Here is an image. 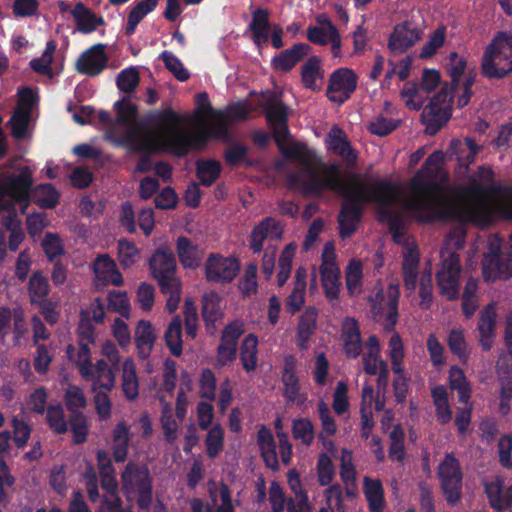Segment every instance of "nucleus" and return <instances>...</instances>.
Wrapping results in <instances>:
<instances>
[{"mask_svg": "<svg viewBox=\"0 0 512 512\" xmlns=\"http://www.w3.org/2000/svg\"><path fill=\"white\" fill-rule=\"evenodd\" d=\"M352 178L354 191L342 195L345 200L337 216L339 237L342 240L350 238L362 221L364 204L375 203L379 205V222L388 226L393 240L398 242L405 234V223L401 213L390 209L399 195L396 184L387 180L366 183L359 174H352Z\"/></svg>", "mask_w": 512, "mask_h": 512, "instance_id": "obj_1", "label": "nucleus"}, {"mask_svg": "<svg viewBox=\"0 0 512 512\" xmlns=\"http://www.w3.org/2000/svg\"><path fill=\"white\" fill-rule=\"evenodd\" d=\"M444 154L437 150L431 153L410 182L413 193L407 204L418 222L432 223L436 220L456 218L458 208L444 195V186L436 178L441 173Z\"/></svg>", "mask_w": 512, "mask_h": 512, "instance_id": "obj_2", "label": "nucleus"}, {"mask_svg": "<svg viewBox=\"0 0 512 512\" xmlns=\"http://www.w3.org/2000/svg\"><path fill=\"white\" fill-rule=\"evenodd\" d=\"M286 159L298 161L304 166L303 172H290L286 176V182L290 189L300 188L305 197L321 196L324 191H335L341 195L354 191L352 174L348 175L349 184L341 178L340 166L337 163L326 164L321 162V169L327 177L321 178L313 168L317 159L316 153L304 142H294L288 148L282 150Z\"/></svg>", "mask_w": 512, "mask_h": 512, "instance_id": "obj_3", "label": "nucleus"}, {"mask_svg": "<svg viewBox=\"0 0 512 512\" xmlns=\"http://www.w3.org/2000/svg\"><path fill=\"white\" fill-rule=\"evenodd\" d=\"M219 121L209 130H200L193 133H176L160 141V148L169 154L182 158L193 149H204L210 138L224 142L231 140L227 120L218 118Z\"/></svg>", "mask_w": 512, "mask_h": 512, "instance_id": "obj_4", "label": "nucleus"}, {"mask_svg": "<svg viewBox=\"0 0 512 512\" xmlns=\"http://www.w3.org/2000/svg\"><path fill=\"white\" fill-rule=\"evenodd\" d=\"M487 79H503L512 73V32L499 31L486 46L480 63Z\"/></svg>", "mask_w": 512, "mask_h": 512, "instance_id": "obj_5", "label": "nucleus"}, {"mask_svg": "<svg viewBox=\"0 0 512 512\" xmlns=\"http://www.w3.org/2000/svg\"><path fill=\"white\" fill-rule=\"evenodd\" d=\"M121 489L127 500L136 498L140 510L147 511L153 502V478L146 464L129 461L121 475Z\"/></svg>", "mask_w": 512, "mask_h": 512, "instance_id": "obj_6", "label": "nucleus"}, {"mask_svg": "<svg viewBox=\"0 0 512 512\" xmlns=\"http://www.w3.org/2000/svg\"><path fill=\"white\" fill-rule=\"evenodd\" d=\"M143 122L146 127L155 129L157 135L144 138L137 146V149L141 151L168 153L160 148V141L176 133H183L177 130L181 124V117L171 107L150 111Z\"/></svg>", "mask_w": 512, "mask_h": 512, "instance_id": "obj_7", "label": "nucleus"}, {"mask_svg": "<svg viewBox=\"0 0 512 512\" xmlns=\"http://www.w3.org/2000/svg\"><path fill=\"white\" fill-rule=\"evenodd\" d=\"M456 89L451 84H444L429 103L423 106L422 122L431 135L436 134L449 120L450 103Z\"/></svg>", "mask_w": 512, "mask_h": 512, "instance_id": "obj_8", "label": "nucleus"}, {"mask_svg": "<svg viewBox=\"0 0 512 512\" xmlns=\"http://www.w3.org/2000/svg\"><path fill=\"white\" fill-rule=\"evenodd\" d=\"M461 273L460 256L456 252L441 251V262L436 272V282L439 293L448 301H454L459 297Z\"/></svg>", "mask_w": 512, "mask_h": 512, "instance_id": "obj_9", "label": "nucleus"}, {"mask_svg": "<svg viewBox=\"0 0 512 512\" xmlns=\"http://www.w3.org/2000/svg\"><path fill=\"white\" fill-rule=\"evenodd\" d=\"M400 291L398 285H389L387 288L386 296L382 290H379L374 295L368 297L370 304V311L374 319L382 317L384 307L383 302L386 300L387 314L385 315L383 328L386 332H394L396 324L398 322V303H399Z\"/></svg>", "mask_w": 512, "mask_h": 512, "instance_id": "obj_10", "label": "nucleus"}, {"mask_svg": "<svg viewBox=\"0 0 512 512\" xmlns=\"http://www.w3.org/2000/svg\"><path fill=\"white\" fill-rule=\"evenodd\" d=\"M357 84L358 76L352 69L338 68L329 76L326 96L331 102L342 105L351 98Z\"/></svg>", "mask_w": 512, "mask_h": 512, "instance_id": "obj_11", "label": "nucleus"}, {"mask_svg": "<svg viewBox=\"0 0 512 512\" xmlns=\"http://www.w3.org/2000/svg\"><path fill=\"white\" fill-rule=\"evenodd\" d=\"M438 473L446 501L455 505L461 498L463 475L459 461L452 453L446 454Z\"/></svg>", "mask_w": 512, "mask_h": 512, "instance_id": "obj_12", "label": "nucleus"}, {"mask_svg": "<svg viewBox=\"0 0 512 512\" xmlns=\"http://www.w3.org/2000/svg\"><path fill=\"white\" fill-rule=\"evenodd\" d=\"M240 270L239 261L235 257H224L211 253L205 264V277L208 282L230 283Z\"/></svg>", "mask_w": 512, "mask_h": 512, "instance_id": "obj_13", "label": "nucleus"}, {"mask_svg": "<svg viewBox=\"0 0 512 512\" xmlns=\"http://www.w3.org/2000/svg\"><path fill=\"white\" fill-rule=\"evenodd\" d=\"M483 277L486 282L512 277V254L503 253L500 247H491L483 259Z\"/></svg>", "mask_w": 512, "mask_h": 512, "instance_id": "obj_14", "label": "nucleus"}, {"mask_svg": "<svg viewBox=\"0 0 512 512\" xmlns=\"http://www.w3.org/2000/svg\"><path fill=\"white\" fill-rule=\"evenodd\" d=\"M283 384V396L288 403L302 407L307 402V394L300 391V381L296 372V359L293 355L284 358V366L281 373Z\"/></svg>", "mask_w": 512, "mask_h": 512, "instance_id": "obj_15", "label": "nucleus"}, {"mask_svg": "<svg viewBox=\"0 0 512 512\" xmlns=\"http://www.w3.org/2000/svg\"><path fill=\"white\" fill-rule=\"evenodd\" d=\"M422 34V29L411 21L399 23L389 36L388 48L393 53L402 54L414 46Z\"/></svg>", "mask_w": 512, "mask_h": 512, "instance_id": "obj_16", "label": "nucleus"}, {"mask_svg": "<svg viewBox=\"0 0 512 512\" xmlns=\"http://www.w3.org/2000/svg\"><path fill=\"white\" fill-rule=\"evenodd\" d=\"M283 236V226L273 217L263 218L251 231L249 247L253 253L258 254L263 250L266 239L280 240Z\"/></svg>", "mask_w": 512, "mask_h": 512, "instance_id": "obj_17", "label": "nucleus"}, {"mask_svg": "<svg viewBox=\"0 0 512 512\" xmlns=\"http://www.w3.org/2000/svg\"><path fill=\"white\" fill-rule=\"evenodd\" d=\"M326 143L328 149L341 157L347 167L356 166L358 153L351 146L346 133L341 128L332 127L327 135Z\"/></svg>", "mask_w": 512, "mask_h": 512, "instance_id": "obj_18", "label": "nucleus"}, {"mask_svg": "<svg viewBox=\"0 0 512 512\" xmlns=\"http://www.w3.org/2000/svg\"><path fill=\"white\" fill-rule=\"evenodd\" d=\"M107 61L105 45L95 44L81 54L77 61V70L81 74L97 76L107 67Z\"/></svg>", "mask_w": 512, "mask_h": 512, "instance_id": "obj_19", "label": "nucleus"}, {"mask_svg": "<svg viewBox=\"0 0 512 512\" xmlns=\"http://www.w3.org/2000/svg\"><path fill=\"white\" fill-rule=\"evenodd\" d=\"M311 47L303 42L281 51L272 59V65L277 71L289 72L310 53Z\"/></svg>", "mask_w": 512, "mask_h": 512, "instance_id": "obj_20", "label": "nucleus"}, {"mask_svg": "<svg viewBox=\"0 0 512 512\" xmlns=\"http://www.w3.org/2000/svg\"><path fill=\"white\" fill-rule=\"evenodd\" d=\"M343 350L348 358L355 359L362 352V338L358 321L346 317L342 324Z\"/></svg>", "mask_w": 512, "mask_h": 512, "instance_id": "obj_21", "label": "nucleus"}, {"mask_svg": "<svg viewBox=\"0 0 512 512\" xmlns=\"http://www.w3.org/2000/svg\"><path fill=\"white\" fill-rule=\"evenodd\" d=\"M149 269L153 278L176 273V258L168 246L162 245L154 251L149 259Z\"/></svg>", "mask_w": 512, "mask_h": 512, "instance_id": "obj_22", "label": "nucleus"}, {"mask_svg": "<svg viewBox=\"0 0 512 512\" xmlns=\"http://www.w3.org/2000/svg\"><path fill=\"white\" fill-rule=\"evenodd\" d=\"M32 184L33 179L29 168L22 167L17 176L7 178L1 192L8 194L15 200L24 201L29 198Z\"/></svg>", "mask_w": 512, "mask_h": 512, "instance_id": "obj_23", "label": "nucleus"}, {"mask_svg": "<svg viewBox=\"0 0 512 512\" xmlns=\"http://www.w3.org/2000/svg\"><path fill=\"white\" fill-rule=\"evenodd\" d=\"M134 341L138 357L146 360L150 357L156 341V333L152 323L141 319L138 321L134 333Z\"/></svg>", "mask_w": 512, "mask_h": 512, "instance_id": "obj_24", "label": "nucleus"}, {"mask_svg": "<svg viewBox=\"0 0 512 512\" xmlns=\"http://www.w3.org/2000/svg\"><path fill=\"white\" fill-rule=\"evenodd\" d=\"M93 271L96 278L105 285L121 286L123 284L122 274L118 270L116 262L108 254L96 257L93 262Z\"/></svg>", "mask_w": 512, "mask_h": 512, "instance_id": "obj_25", "label": "nucleus"}, {"mask_svg": "<svg viewBox=\"0 0 512 512\" xmlns=\"http://www.w3.org/2000/svg\"><path fill=\"white\" fill-rule=\"evenodd\" d=\"M265 118L269 126L288 122V106L282 101L280 95L268 91L263 102Z\"/></svg>", "mask_w": 512, "mask_h": 512, "instance_id": "obj_26", "label": "nucleus"}, {"mask_svg": "<svg viewBox=\"0 0 512 512\" xmlns=\"http://www.w3.org/2000/svg\"><path fill=\"white\" fill-rule=\"evenodd\" d=\"M328 25V33L324 28L318 26H309L306 32L307 39L317 45H326L328 42L332 44V53L338 56L341 50L340 35L334 25L326 20Z\"/></svg>", "mask_w": 512, "mask_h": 512, "instance_id": "obj_27", "label": "nucleus"}, {"mask_svg": "<svg viewBox=\"0 0 512 512\" xmlns=\"http://www.w3.org/2000/svg\"><path fill=\"white\" fill-rule=\"evenodd\" d=\"M318 311L315 307H307L299 318L296 343L299 349L306 350L308 342L317 327Z\"/></svg>", "mask_w": 512, "mask_h": 512, "instance_id": "obj_28", "label": "nucleus"}, {"mask_svg": "<svg viewBox=\"0 0 512 512\" xmlns=\"http://www.w3.org/2000/svg\"><path fill=\"white\" fill-rule=\"evenodd\" d=\"M496 317L497 314L492 306H487L484 308L479 315L477 330L480 336V345L485 351H489L493 344Z\"/></svg>", "mask_w": 512, "mask_h": 512, "instance_id": "obj_29", "label": "nucleus"}, {"mask_svg": "<svg viewBox=\"0 0 512 512\" xmlns=\"http://www.w3.org/2000/svg\"><path fill=\"white\" fill-rule=\"evenodd\" d=\"M112 455L116 463H124L128 456V447L130 444V429L125 421L116 424L112 432Z\"/></svg>", "mask_w": 512, "mask_h": 512, "instance_id": "obj_30", "label": "nucleus"}, {"mask_svg": "<svg viewBox=\"0 0 512 512\" xmlns=\"http://www.w3.org/2000/svg\"><path fill=\"white\" fill-rule=\"evenodd\" d=\"M306 276L305 268H297L293 290L286 299V308L292 315L300 311L305 302Z\"/></svg>", "mask_w": 512, "mask_h": 512, "instance_id": "obj_31", "label": "nucleus"}, {"mask_svg": "<svg viewBox=\"0 0 512 512\" xmlns=\"http://www.w3.org/2000/svg\"><path fill=\"white\" fill-rule=\"evenodd\" d=\"M476 190L487 195L504 197L498 205V212L502 218L512 220V186H501L493 181L485 188L477 186Z\"/></svg>", "mask_w": 512, "mask_h": 512, "instance_id": "obj_32", "label": "nucleus"}, {"mask_svg": "<svg viewBox=\"0 0 512 512\" xmlns=\"http://www.w3.org/2000/svg\"><path fill=\"white\" fill-rule=\"evenodd\" d=\"M71 14L75 19L77 29L84 34L92 33L97 29L98 26L104 24L103 17H97L81 2L74 6Z\"/></svg>", "mask_w": 512, "mask_h": 512, "instance_id": "obj_33", "label": "nucleus"}, {"mask_svg": "<svg viewBox=\"0 0 512 512\" xmlns=\"http://www.w3.org/2000/svg\"><path fill=\"white\" fill-rule=\"evenodd\" d=\"M364 495L370 512H383L385 505L384 489L379 479L364 478Z\"/></svg>", "mask_w": 512, "mask_h": 512, "instance_id": "obj_34", "label": "nucleus"}, {"mask_svg": "<svg viewBox=\"0 0 512 512\" xmlns=\"http://www.w3.org/2000/svg\"><path fill=\"white\" fill-rule=\"evenodd\" d=\"M258 338L255 334L249 333L243 339L240 346V361L243 369L253 372L258 364Z\"/></svg>", "mask_w": 512, "mask_h": 512, "instance_id": "obj_35", "label": "nucleus"}, {"mask_svg": "<svg viewBox=\"0 0 512 512\" xmlns=\"http://www.w3.org/2000/svg\"><path fill=\"white\" fill-rule=\"evenodd\" d=\"M321 285L326 299L335 304L339 300L340 294V269H319Z\"/></svg>", "mask_w": 512, "mask_h": 512, "instance_id": "obj_36", "label": "nucleus"}, {"mask_svg": "<svg viewBox=\"0 0 512 512\" xmlns=\"http://www.w3.org/2000/svg\"><path fill=\"white\" fill-rule=\"evenodd\" d=\"M221 164L214 159H199L196 162V177L199 184L210 187L220 177Z\"/></svg>", "mask_w": 512, "mask_h": 512, "instance_id": "obj_37", "label": "nucleus"}, {"mask_svg": "<svg viewBox=\"0 0 512 512\" xmlns=\"http://www.w3.org/2000/svg\"><path fill=\"white\" fill-rule=\"evenodd\" d=\"M165 344L174 357H179L183 352L182 320L180 316L173 317L164 333Z\"/></svg>", "mask_w": 512, "mask_h": 512, "instance_id": "obj_38", "label": "nucleus"}, {"mask_svg": "<svg viewBox=\"0 0 512 512\" xmlns=\"http://www.w3.org/2000/svg\"><path fill=\"white\" fill-rule=\"evenodd\" d=\"M249 30L252 32L255 43L267 42L269 39V11L258 8L252 13V21L249 24Z\"/></svg>", "mask_w": 512, "mask_h": 512, "instance_id": "obj_39", "label": "nucleus"}, {"mask_svg": "<svg viewBox=\"0 0 512 512\" xmlns=\"http://www.w3.org/2000/svg\"><path fill=\"white\" fill-rule=\"evenodd\" d=\"M318 79H323L321 59L318 56H311L301 67V81L306 89L316 91L319 90Z\"/></svg>", "mask_w": 512, "mask_h": 512, "instance_id": "obj_40", "label": "nucleus"}, {"mask_svg": "<svg viewBox=\"0 0 512 512\" xmlns=\"http://www.w3.org/2000/svg\"><path fill=\"white\" fill-rule=\"evenodd\" d=\"M122 391L128 400H135L139 395L136 367L130 358L125 359L122 364Z\"/></svg>", "mask_w": 512, "mask_h": 512, "instance_id": "obj_41", "label": "nucleus"}, {"mask_svg": "<svg viewBox=\"0 0 512 512\" xmlns=\"http://www.w3.org/2000/svg\"><path fill=\"white\" fill-rule=\"evenodd\" d=\"M176 252L184 268H196L199 265L197 246L186 236H179L176 240Z\"/></svg>", "mask_w": 512, "mask_h": 512, "instance_id": "obj_42", "label": "nucleus"}, {"mask_svg": "<svg viewBox=\"0 0 512 512\" xmlns=\"http://www.w3.org/2000/svg\"><path fill=\"white\" fill-rule=\"evenodd\" d=\"M27 290L30 304H35L48 298L50 284L41 271H35L29 278Z\"/></svg>", "mask_w": 512, "mask_h": 512, "instance_id": "obj_43", "label": "nucleus"}, {"mask_svg": "<svg viewBox=\"0 0 512 512\" xmlns=\"http://www.w3.org/2000/svg\"><path fill=\"white\" fill-rule=\"evenodd\" d=\"M503 481L497 479L485 484V493L490 506L496 511H503L509 507L508 489L503 491Z\"/></svg>", "mask_w": 512, "mask_h": 512, "instance_id": "obj_44", "label": "nucleus"}, {"mask_svg": "<svg viewBox=\"0 0 512 512\" xmlns=\"http://www.w3.org/2000/svg\"><path fill=\"white\" fill-rule=\"evenodd\" d=\"M449 385L452 390L457 391L459 402L468 404L471 398V387L467 381L464 371L454 365L449 369Z\"/></svg>", "mask_w": 512, "mask_h": 512, "instance_id": "obj_45", "label": "nucleus"}, {"mask_svg": "<svg viewBox=\"0 0 512 512\" xmlns=\"http://www.w3.org/2000/svg\"><path fill=\"white\" fill-rule=\"evenodd\" d=\"M34 202L42 209H52L59 203L60 193L50 183H42L35 187Z\"/></svg>", "mask_w": 512, "mask_h": 512, "instance_id": "obj_46", "label": "nucleus"}, {"mask_svg": "<svg viewBox=\"0 0 512 512\" xmlns=\"http://www.w3.org/2000/svg\"><path fill=\"white\" fill-rule=\"evenodd\" d=\"M363 266L361 261L351 259L345 270V284L349 296H354L360 291L362 285Z\"/></svg>", "mask_w": 512, "mask_h": 512, "instance_id": "obj_47", "label": "nucleus"}, {"mask_svg": "<svg viewBox=\"0 0 512 512\" xmlns=\"http://www.w3.org/2000/svg\"><path fill=\"white\" fill-rule=\"evenodd\" d=\"M296 251V245L289 243L285 246L278 260L277 284L282 287L286 284L292 271V260Z\"/></svg>", "mask_w": 512, "mask_h": 512, "instance_id": "obj_48", "label": "nucleus"}, {"mask_svg": "<svg viewBox=\"0 0 512 512\" xmlns=\"http://www.w3.org/2000/svg\"><path fill=\"white\" fill-rule=\"evenodd\" d=\"M220 296L215 291L205 293L202 297V317L205 322H216L221 316Z\"/></svg>", "mask_w": 512, "mask_h": 512, "instance_id": "obj_49", "label": "nucleus"}, {"mask_svg": "<svg viewBox=\"0 0 512 512\" xmlns=\"http://www.w3.org/2000/svg\"><path fill=\"white\" fill-rule=\"evenodd\" d=\"M292 436L305 446H310L315 438L313 423L309 418H297L292 422Z\"/></svg>", "mask_w": 512, "mask_h": 512, "instance_id": "obj_50", "label": "nucleus"}, {"mask_svg": "<svg viewBox=\"0 0 512 512\" xmlns=\"http://www.w3.org/2000/svg\"><path fill=\"white\" fill-rule=\"evenodd\" d=\"M206 453L209 458L214 459L223 450L224 430L220 424L213 425L205 439Z\"/></svg>", "mask_w": 512, "mask_h": 512, "instance_id": "obj_51", "label": "nucleus"}, {"mask_svg": "<svg viewBox=\"0 0 512 512\" xmlns=\"http://www.w3.org/2000/svg\"><path fill=\"white\" fill-rule=\"evenodd\" d=\"M248 147L241 143H233L224 151V159L227 165L231 167L243 163L246 167H252L254 162L247 158Z\"/></svg>", "mask_w": 512, "mask_h": 512, "instance_id": "obj_52", "label": "nucleus"}, {"mask_svg": "<svg viewBox=\"0 0 512 512\" xmlns=\"http://www.w3.org/2000/svg\"><path fill=\"white\" fill-rule=\"evenodd\" d=\"M159 59L163 61L166 69L180 82H185L190 78L189 71L184 67L182 61L172 52L164 50L159 55Z\"/></svg>", "mask_w": 512, "mask_h": 512, "instance_id": "obj_53", "label": "nucleus"}, {"mask_svg": "<svg viewBox=\"0 0 512 512\" xmlns=\"http://www.w3.org/2000/svg\"><path fill=\"white\" fill-rule=\"evenodd\" d=\"M140 74L136 67L121 70L116 77L117 88L124 93H132L139 85Z\"/></svg>", "mask_w": 512, "mask_h": 512, "instance_id": "obj_54", "label": "nucleus"}, {"mask_svg": "<svg viewBox=\"0 0 512 512\" xmlns=\"http://www.w3.org/2000/svg\"><path fill=\"white\" fill-rule=\"evenodd\" d=\"M117 250L119 263L124 269L130 268L135 264L139 250L133 241L125 238L119 239Z\"/></svg>", "mask_w": 512, "mask_h": 512, "instance_id": "obj_55", "label": "nucleus"}, {"mask_svg": "<svg viewBox=\"0 0 512 512\" xmlns=\"http://www.w3.org/2000/svg\"><path fill=\"white\" fill-rule=\"evenodd\" d=\"M113 108L117 113L115 122L118 125L129 124L136 118L138 113L137 105L130 102L129 99L126 97H123L121 100L116 101L113 105Z\"/></svg>", "mask_w": 512, "mask_h": 512, "instance_id": "obj_56", "label": "nucleus"}, {"mask_svg": "<svg viewBox=\"0 0 512 512\" xmlns=\"http://www.w3.org/2000/svg\"><path fill=\"white\" fill-rule=\"evenodd\" d=\"M69 425L73 434L74 444H83L87 440L88 423L87 418L82 412L69 415Z\"/></svg>", "mask_w": 512, "mask_h": 512, "instance_id": "obj_57", "label": "nucleus"}, {"mask_svg": "<svg viewBox=\"0 0 512 512\" xmlns=\"http://www.w3.org/2000/svg\"><path fill=\"white\" fill-rule=\"evenodd\" d=\"M46 421L55 434H64L68 430L64 411L60 404L48 406Z\"/></svg>", "mask_w": 512, "mask_h": 512, "instance_id": "obj_58", "label": "nucleus"}, {"mask_svg": "<svg viewBox=\"0 0 512 512\" xmlns=\"http://www.w3.org/2000/svg\"><path fill=\"white\" fill-rule=\"evenodd\" d=\"M445 37V27H438L435 31L431 33L429 40L423 45L419 57L421 59H427L435 55L438 49L443 46L445 42Z\"/></svg>", "mask_w": 512, "mask_h": 512, "instance_id": "obj_59", "label": "nucleus"}, {"mask_svg": "<svg viewBox=\"0 0 512 512\" xmlns=\"http://www.w3.org/2000/svg\"><path fill=\"white\" fill-rule=\"evenodd\" d=\"M447 344L451 353L457 355L461 361L468 359L469 350L461 330L452 329L448 334Z\"/></svg>", "mask_w": 512, "mask_h": 512, "instance_id": "obj_60", "label": "nucleus"}, {"mask_svg": "<svg viewBox=\"0 0 512 512\" xmlns=\"http://www.w3.org/2000/svg\"><path fill=\"white\" fill-rule=\"evenodd\" d=\"M67 410L72 413L80 412V408L86 406V397L82 389L76 385H69L64 395Z\"/></svg>", "mask_w": 512, "mask_h": 512, "instance_id": "obj_61", "label": "nucleus"}, {"mask_svg": "<svg viewBox=\"0 0 512 512\" xmlns=\"http://www.w3.org/2000/svg\"><path fill=\"white\" fill-rule=\"evenodd\" d=\"M30 115L31 113H28L27 111H22L20 109L14 110L9 120L11 134L14 138L22 139L26 136Z\"/></svg>", "mask_w": 512, "mask_h": 512, "instance_id": "obj_62", "label": "nucleus"}, {"mask_svg": "<svg viewBox=\"0 0 512 512\" xmlns=\"http://www.w3.org/2000/svg\"><path fill=\"white\" fill-rule=\"evenodd\" d=\"M316 468L319 484L321 486L329 485L333 480L335 470L332 460L326 452L319 454Z\"/></svg>", "mask_w": 512, "mask_h": 512, "instance_id": "obj_63", "label": "nucleus"}, {"mask_svg": "<svg viewBox=\"0 0 512 512\" xmlns=\"http://www.w3.org/2000/svg\"><path fill=\"white\" fill-rule=\"evenodd\" d=\"M199 396L203 399H207L209 401H214L216 398V377L214 372L209 369H203L200 380H199Z\"/></svg>", "mask_w": 512, "mask_h": 512, "instance_id": "obj_64", "label": "nucleus"}]
</instances>
